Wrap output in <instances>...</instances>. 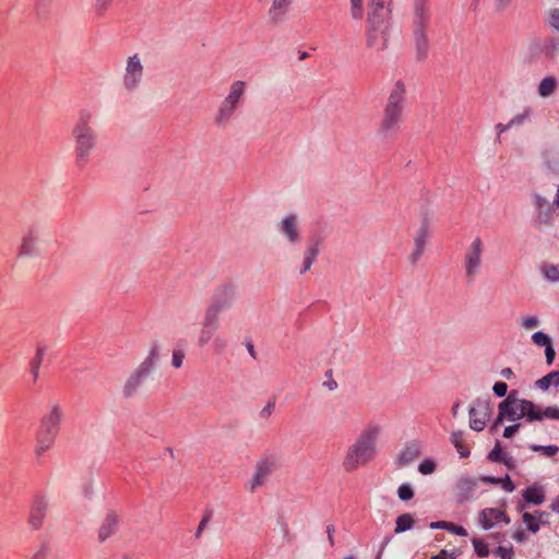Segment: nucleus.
<instances>
[{"mask_svg":"<svg viewBox=\"0 0 559 559\" xmlns=\"http://www.w3.org/2000/svg\"><path fill=\"white\" fill-rule=\"evenodd\" d=\"M236 298V287L230 283H225L216 287L212 296V301L205 312L219 318L221 312L233 307Z\"/></svg>","mask_w":559,"mask_h":559,"instance_id":"8","label":"nucleus"},{"mask_svg":"<svg viewBox=\"0 0 559 559\" xmlns=\"http://www.w3.org/2000/svg\"><path fill=\"white\" fill-rule=\"evenodd\" d=\"M276 229L289 245H298L301 241L300 219L297 214L285 215L276 224Z\"/></svg>","mask_w":559,"mask_h":559,"instance_id":"10","label":"nucleus"},{"mask_svg":"<svg viewBox=\"0 0 559 559\" xmlns=\"http://www.w3.org/2000/svg\"><path fill=\"white\" fill-rule=\"evenodd\" d=\"M469 427L475 431H481L491 415L490 402L487 400H477L469 407Z\"/></svg>","mask_w":559,"mask_h":559,"instance_id":"11","label":"nucleus"},{"mask_svg":"<svg viewBox=\"0 0 559 559\" xmlns=\"http://www.w3.org/2000/svg\"><path fill=\"white\" fill-rule=\"evenodd\" d=\"M119 523H120L119 514L115 511H109L99 527L98 540L100 543H104L110 536H112L117 532Z\"/></svg>","mask_w":559,"mask_h":559,"instance_id":"18","label":"nucleus"},{"mask_svg":"<svg viewBox=\"0 0 559 559\" xmlns=\"http://www.w3.org/2000/svg\"><path fill=\"white\" fill-rule=\"evenodd\" d=\"M63 418V411L59 404H53L49 412L44 415L36 435L35 453L37 456L48 451L59 433Z\"/></svg>","mask_w":559,"mask_h":559,"instance_id":"5","label":"nucleus"},{"mask_svg":"<svg viewBox=\"0 0 559 559\" xmlns=\"http://www.w3.org/2000/svg\"><path fill=\"white\" fill-rule=\"evenodd\" d=\"M334 532H335V528L332 524L326 526L328 539H329L331 546L334 545V537H333Z\"/></svg>","mask_w":559,"mask_h":559,"instance_id":"64","label":"nucleus"},{"mask_svg":"<svg viewBox=\"0 0 559 559\" xmlns=\"http://www.w3.org/2000/svg\"><path fill=\"white\" fill-rule=\"evenodd\" d=\"M274 407H275L274 402H269V403H267V404H266V405L261 409V412H260V417H261V418H264V419L269 418V417L272 415V413H273V411H274Z\"/></svg>","mask_w":559,"mask_h":559,"instance_id":"53","label":"nucleus"},{"mask_svg":"<svg viewBox=\"0 0 559 559\" xmlns=\"http://www.w3.org/2000/svg\"><path fill=\"white\" fill-rule=\"evenodd\" d=\"M484 243L479 237H476L465 252V274L466 277L474 281L479 274L483 264Z\"/></svg>","mask_w":559,"mask_h":559,"instance_id":"9","label":"nucleus"},{"mask_svg":"<svg viewBox=\"0 0 559 559\" xmlns=\"http://www.w3.org/2000/svg\"><path fill=\"white\" fill-rule=\"evenodd\" d=\"M492 391L497 396L502 397L507 394L508 385H507V383L501 382V381L496 382L493 384Z\"/></svg>","mask_w":559,"mask_h":559,"instance_id":"49","label":"nucleus"},{"mask_svg":"<svg viewBox=\"0 0 559 559\" xmlns=\"http://www.w3.org/2000/svg\"><path fill=\"white\" fill-rule=\"evenodd\" d=\"M399 498L403 501H408L414 497L412 487L407 484H403L397 489Z\"/></svg>","mask_w":559,"mask_h":559,"instance_id":"42","label":"nucleus"},{"mask_svg":"<svg viewBox=\"0 0 559 559\" xmlns=\"http://www.w3.org/2000/svg\"><path fill=\"white\" fill-rule=\"evenodd\" d=\"M430 20L427 0H414L413 28L426 29Z\"/></svg>","mask_w":559,"mask_h":559,"instance_id":"17","label":"nucleus"},{"mask_svg":"<svg viewBox=\"0 0 559 559\" xmlns=\"http://www.w3.org/2000/svg\"><path fill=\"white\" fill-rule=\"evenodd\" d=\"M144 76V66L139 53L129 56L126 60L121 78V86L124 92L134 93L141 85Z\"/></svg>","mask_w":559,"mask_h":559,"instance_id":"7","label":"nucleus"},{"mask_svg":"<svg viewBox=\"0 0 559 559\" xmlns=\"http://www.w3.org/2000/svg\"><path fill=\"white\" fill-rule=\"evenodd\" d=\"M473 546H474V549H475V552L477 554V556L485 558L489 555L488 546L484 542H481L477 538H474Z\"/></svg>","mask_w":559,"mask_h":559,"instance_id":"44","label":"nucleus"},{"mask_svg":"<svg viewBox=\"0 0 559 559\" xmlns=\"http://www.w3.org/2000/svg\"><path fill=\"white\" fill-rule=\"evenodd\" d=\"M92 120L93 114L90 110H81L72 128L71 133L74 141V156L79 166L86 165L97 147L98 134L92 126Z\"/></svg>","mask_w":559,"mask_h":559,"instance_id":"2","label":"nucleus"},{"mask_svg":"<svg viewBox=\"0 0 559 559\" xmlns=\"http://www.w3.org/2000/svg\"><path fill=\"white\" fill-rule=\"evenodd\" d=\"M414 524V519L409 513H404L396 519L395 533H403L411 530Z\"/></svg>","mask_w":559,"mask_h":559,"instance_id":"30","label":"nucleus"},{"mask_svg":"<svg viewBox=\"0 0 559 559\" xmlns=\"http://www.w3.org/2000/svg\"><path fill=\"white\" fill-rule=\"evenodd\" d=\"M421 453V444L418 441L407 442L399 454V463L407 465L414 462Z\"/></svg>","mask_w":559,"mask_h":559,"instance_id":"22","label":"nucleus"},{"mask_svg":"<svg viewBox=\"0 0 559 559\" xmlns=\"http://www.w3.org/2000/svg\"><path fill=\"white\" fill-rule=\"evenodd\" d=\"M545 356H546V364L548 366L552 365V362L555 360L556 352H555L551 343L545 347Z\"/></svg>","mask_w":559,"mask_h":559,"instance_id":"51","label":"nucleus"},{"mask_svg":"<svg viewBox=\"0 0 559 559\" xmlns=\"http://www.w3.org/2000/svg\"><path fill=\"white\" fill-rule=\"evenodd\" d=\"M533 514L536 515V519L539 522V526L547 524V521H546V518L548 516L547 512L537 510Z\"/></svg>","mask_w":559,"mask_h":559,"instance_id":"60","label":"nucleus"},{"mask_svg":"<svg viewBox=\"0 0 559 559\" xmlns=\"http://www.w3.org/2000/svg\"><path fill=\"white\" fill-rule=\"evenodd\" d=\"M500 483L502 484V488L507 491V492H512L514 490V484L512 483V480L510 479V477L507 475L504 479H500Z\"/></svg>","mask_w":559,"mask_h":559,"instance_id":"58","label":"nucleus"},{"mask_svg":"<svg viewBox=\"0 0 559 559\" xmlns=\"http://www.w3.org/2000/svg\"><path fill=\"white\" fill-rule=\"evenodd\" d=\"M219 326V318L204 313L202 329L198 336V344L200 347L207 345L216 336Z\"/></svg>","mask_w":559,"mask_h":559,"instance_id":"14","label":"nucleus"},{"mask_svg":"<svg viewBox=\"0 0 559 559\" xmlns=\"http://www.w3.org/2000/svg\"><path fill=\"white\" fill-rule=\"evenodd\" d=\"M391 9L385 7L384 0H368L367 24L382 26L391 17Z\"/></svg>","mask_w":559,"mask_h":559,"instance_id":"12","label":"nucleus"},{"mask_svg":"<svg viewBox=\"0 0 559 559\" xmlns=\"http://www.w3.org/2000/svg\"><path fill=\"white\" fill-rule=\"evenodd\" d=\"M185 359V354L181 350H174L171 357V365L175 368H180Z\"/></svg>","mask_w":559,"mask_h":559,"instance_id":"48","label":"nucleus"},{"mask_svg":"<svg viewBox=\"0 0 559 559\" xmlns=\"http://www.w3.org/2000/svg\"><path fill=\"white\" fill-rule=\"evenodd\" d=\"M493 555L499 557L500 559H513V549L506 547H498L493 550Z\"/></svg>","mask_w":559,"mask_h":559,"instance_id":"46","label":"nucleus"},{"mask_svg":"<svg viewBox=\"0 0 559 559\" xmlns=\"http://www.w3.org/2000/svg\"><path fill=\"white\" fill-rule=\"evenodd\" d=\"M211 519V514H206L203 516V519L201 520V522L199 523V526L197 528V532H195V537L197 538H200L201 535H202V532L204 531V528L206 527L209 521Z\"/></svg>","mask_w":559,"mask_h":559,"instance_id":"54","label":"nucleus"},{"mask_svg":"<svg viewBox=\"0 0 559 559\" xmlns=\"http://www.w3.org/2000/svg\"><path fill=\"white\" fill-rule=\"evenodd\" d=\"M511 124L510 122H508L507 124H503V123H498L496 126V130L498 131V141H500V134L508 131L509 129H511Z\"/></svg>","mask_w":559,"mask_h":559,"instance_id":"61","label":"nucleus"},{"mask_svg":"<svg viewBox=\"0 0 559 559\" xmlns=\"http://www.w3.org/2000/svg\"><path fill=\"white\" fill-rule=\"evenodd\" d=\"M319 254V242H311L307 246L304 252V263L300 273L308 272Z\"/></svg>","mask_w":559,"mask_h":559,"instance_id":"25","label":"nucleus"},{"mask_svg":"<svg viewBox=\"0 0 559 559\" xmlns=\"http://www.w3.org/2000/svg\"><path fill=\"white\" fill-rule=\"evenodd\" d=\"M512 0H495L498 10H504L511 4Z\"/></svg>","mask_w":559,"mask_h":559,"instance_id":"63","label":"nucleus"},{"mask_svg":"<svg viewBox=\"0 0 559 559\" xmlns=\"http://www.w3.org/2000/svg\"><path fill=\"white\" fill-rule=\"evenodd\" d=\"M418 471L424 475L432 474L436 471V463L432 460H424L419 464Z\"/></svg>","mask_w":559,"mask_h":559,"instance_id":"45","label":"nucleus"},{"mask_svg":"<svg viewBox=\"0 0 559 559\" xmlns=\"http://www.w3.org/2000/svg\"><path fill=\"white\" fill-rule=\"evenodd\" d=\"M459 487L467 491H473L477 487V481L471 478H461L459 481Z\"/></svg>","mask_w":559,"mask_h":559,"instance_id":"47","label":"nucleus"},{"mask_svg":"<svg viewBox=\"0 0 559 559\" xmlns=\"http://www.w3.org/2000/svg\"><path fill=\"white\" fill-rule=\"evenodd\" d=\"M547 377L551 385L559 386V370L549 372Z\"/></svg>","mask_w":559,"mask_h":559,"instance_id":"59","label":"nucleus"},{"mask_svg":"<svg viewBox=\"0 0 559 559\" xmlns=\"http://www.w3.org/2000/svg\"><path fill=\"white\" fill-rule=\"evenodd\" d=\"M247 91V84L243 81H234L228 90V94L219 103L215 112L214 122L219 128H225L237 109L241 106L245 94Z\"/></svg>","mask_w":559,"mask_h":559,"instance_id":"6","label":"nucleus"},{"mask_svg":"<svg viewBox=\"0 0 559 559\" xmlns=\"http://www.w3.org/2000/svg\"><path fill=\"white\" fill-rule=\"evenodd\" d=\"M535 384H536V386H537V388H539V389H542V390H544V391L548 390V389H549V386L551 385V384H550V381H549V379H548V377H547V374H546L545 377H543V378L538 379V380L535 382Z\"/></svg>","mask_w":559,"mask_h":559,"instance_id":"57","label":"nucleus"},{"mask_svg":"<svg viewBox=\"0 0 559 559\" xmlns=\"http://www.w3.org/2000/svg\"><path fill=\"white\" fill-rule=\"evenodd\" d=\"M428 237H429V228H428V225L426 223H424L417 230V234L414 238V247L415 248L408 258L409 262L412 264H416L419 261V259L421 258V255L425 251V247H426Z\"/></svg>","mask_w":559,"mask_h":559,"instance_id":"16","label":"nucleus"},{"mask_svg":"<svg viewBox=\"0 0 559 559\" xmlns=\"http://www.w3.org/2000/svg\"><path fill=\"white\" fill-rule=\"evenodd\" d=\"M534 203H535L536 207L540 210L545 205H547V200L544 197L536 194Z\"/></svg>","mask_w":559,"mask_h":559,"instance_id":"62","label":"nucleus"},{"mask_svg":"<svg viewBox=\"0 0 559 559\" xmlns=\"http://www.w3.org/2000/svg\"><path fill=\"white\" fill-rule=\"evenodd\" d=\"M523 501H520L516 509L522 512L526 509L527 504L540 506L546 499V490L538 484H533L522 491Z\"/></svg>","mask_w":559,"mask_h":559,"instance_id":"13","label":"nucleus"},{"mask_svg":"<svg viewBox=\"0 0 559 559\" xmlns=\"http://www.w3.org/2000/svg\"><path fill=\"white\" fill-rule=\"evenodd\" d=\"M349 14L354 21H361L364 16V0H349Z\"/></svg>","mask_w":559,"mask_h":559,"instance_id":"31","label":"nucleus"},{"mask_svg":"<svg viewBox=\"0 0 559 559\" xmlns=\"http://www.w3.org/2000/svg\"><path fill=\"white\" fill-rule=\"evenodd\" d=\"M532 110L525 108L523 112L515 115L509 122L511 127H519L525 123L531 117Z\"/></svg>","mask_w":559,"mask_h":559,"instance_id":"37","label":"nucleus"},{"mask_svg":"<svg viewBox=\"0 0 559 559\" xmlns=\"http://www.w3.org/2000/svg\"><path fill=\"white\" fill-rule=\"evenodd\" d=\"M545 158H546L547 167L550 170H552V171L559 173V159H554L552 160L550 158V153L549 152L546 153Z\"/></svg>","mask_w":559,"mask_h":559,"instance_id":"52","label":"nucleus"},{"mask_svg":"<svg viewBox=\"0 0 559 559\" xmlns=\"http://www.w3.org/2000/svg\"><path fill=\"white\" fill-rule=\"evenodd\" d=\"M213 352L217 355L223 354L227 348V340L222 335H216L212 342Z\"/></svg>","mask_w":559,"mask_h":559,"instance_id":"38","label":"nucleus"},{"mask_svg":"<svg viewBox=\"0 0 559 559\" xmlns=\"http://www.w3.org/2000/svg\"><path fill=\"white\" fill-rule=\"evenodd\" d=\"M448 531L459 535V536H466L467 532L463 526L454 525L453 523L449 522V525L447 527Z\"/></svg>","mask_w":559,"mask_h":559,"instance_id":"55","label":"nucleus"},{"mask_svg":"<svg viewBox=\"0 0 559 559\" xmlns=\"http://www.w3.org/2000/svg\"><path fill=\"white\" fill-rule=\"evenodd\" d=\"M522 512V520L525 523L526 528L534 534L537 533L540 530V527L539 522L536 519V515L530 512Z\"/></svg>","mask_w":559,"mask_h":559,"instance_id":"34","label":"nucleus"},{"mask_svg":"<svg viewBox=\"0 0 559 559\" xmlns=\"http://www.w3.org/2000/svg\"><path fill=\"white\" fill-rule=\"evenodd\" d=\"M414 41L416 47V57L418 60H425L429 51V41L426 29L413 28Z\"/></svg>","mask_w":559,"mask_h":559,"instance_id":"23","label":"nucleus"},{"mask_svg":"<svg viewBox=\"0 0 559 559\" xmlns=\"http://www.w3.org/2000/svg\"><path fill=\"white\" fill-rule=\"evenodd\" d=\"M39 253L37 238L29 231L23 236L21 246L19 249V255L23 258H34Z\"/></svg>","mask_w":559,"mask_h":559,"instance_id":"21","label":"nucleus"},{"mask_svg":"<svg viewBox=\"0 0 559 559\" xmlns=\"http://www.w3.org/2000/svg\"><path fill=\"white\" fill-rule=\"evenodd\" d=\"M47 509L48 501L46 498L37 497L34 500L28 518V523L33 528L37 530L43 525Z\"/></svg>","mask_w":559,"mask_h":559,"instance_id":"15","label":"nucleus"},{"mask_svg":"<svg viewBox=\"0 0 559 559\" xmlns=\"http://www.w3.org/2000/svg\"><path fill=\"white\" fill-rule=\"evenodd\" d=\"M148 374V372L138 367L127 379L123 385V395L127 397L132 396Z\"/></svg>","mask_w":559,"mask_h":559,"instance_id":"20","label":"nucleus"},{"mask_svg":"<svg viewBox=\"0 0 559 559\" xmlns=\"http://www.w3.org/2000/svg\"><path fill=\"white\" fill-rule=\"evenodd\" d=\"M159 359V346L157 344L153 345L148 352V355L143 360V362L139 366L146 372H151V370L154 368L156 362Z\"/></svg>","mask_w":559,"mask_h":559,"instance_id":"28","label":"nucleus"},{"mask_svg":"<svg viewBox=\"0 0 559 559\" xmlns=\"http://www.w3.org/2000/svg\"><path fill=\"white\" fill-rule=\"evenodd\" d=\"M381 428L378 425L368 426L348 448L343 461V467L353 472L370 462L377 453V441Z\"/></svg>","mask_w":559,"mask_h":559,"instance_id":"3","label":"nucleus"},{"mask_svg":"<svg viewBox=\"0 0 559 559\" xmlns=\"http://www.w3.org/2000/svg\"><path fill=\"white\" fill-rule=\"evenodd\" d=\"M405 93L406 90L404 83L401 81L396 82L390 93L379 127V134L383 138L393 136L401 128L404 112Z\"/></svg>","mask_w":559,"mask_h":559,"instance_id":"4","label":"nucleus"},{"mask_svg":"<svg viewBox=\"0 0 559 559\" xmlns=\"http://www.w3.org/2000/svg\"><path fill=\"white\" fill-rule=\"evenodd\" d=\"M532 341L535 345L543 346V347H546L547 345H549L551 343L550 337L543 332H535L532 335Z\"/></svg>","mask_w":559,"mask_h":559,"instance_id":"40","label":"nucleus"},{"mask_svg":"<svg viewBox=\"0 0 559 559\" xmlns=\"http://www.w3.org/2000/svg\"><path fill=\"white\" fill-rule=\"evenodd\" d=\"M488 460L491 462L503 463L508 467H512V457L502 452L499 441L496 442L493 449L488 454Z\"/></svg>","mask_w":559,"mask_h":559,"instance_id":"26","label":"nucleus"},{"mask_svg":"<svg viewBox=\"0 0 559 559\" xmlns=\"http://www.w3.org/2000/svg\"><path fill=\"white\" fill-rule=\"evenodd\" d=\"M521 326L526 330H533L539 325V319L536 316H527L520 319Z\"/></svg>","mask_w":559,"mask_h":559,"instance_id":"39","label":"nucleus"},{"mask_svg":"<svg viewBox=\"0 0 559 559\" xmlns=\"http://www.w3.org/2000/svg\"><path fill=\"white\" fill-rule=\"evenodd\" d=\"M547 23L550 27L559 31V9H550L548 11Z\"/></svg>","mask_w":559,"mask_h":559,"instance_id":"43","label":"nucleus"},{"mask_svg":"<svg viewBox=\"0 0 559 559\" xmlns=\"http://www.w3.org/2000/svg\"><path fill=\"white\" fill-rule=\"evenodd\" d=\"M521 426H522L521 423H516V424H513V425H510V426L506 427L504 431H503V437L504 438H512L519 431Z\"/></svg>","mask_w":559,"mask_h":559,"instance_id":"50","label":"nucleus"},{"mask_svg":"<svg viewBox=\"0 0 559 559\" xmlns=\"http://www.w3.org/2000/svg\"><path fill=\"white\" fill-rule=\"evenodd\" d=\"M499 521L510 523L509 516L502 510L496 508L483 510L479 516V522L485 530L491 528Z\"/></svg>","mask_w":559,"mask_h":559,"instance_id":"19","label":"nucleus"},{"mask_svg":"<svg viewBox=\"0 0 559 559\" xmlns=\"http://www.w3.org/2000/svg\"><path fill=\"white\" fill-rule=\"evenodd\" d=\"M542 272L549 282H559V264L547 263L542 267Z\"/></svg>","mask_w":559,"mask_h":559,"instance_id":"32","label":"nucleus"},{"mask_svg":"<svg viewBox=\"0 0 559 559\" xmlns=\"http://www.w3.org/2000/svg\"><path fill=\"white\" fill-rule=\"evenodd\" d=\"M451 442L453 443V445L456 448V450L459 451V453L461 454L462 457H465L469 454V451L468 450H464V435L462 431H454L452 432L451 435Z\"/></svg>","mask_w":559,"mask_h":559,"instance_id":"33","label":"nucleus"},{"mask_svg":"<svg viewBox=\"0 0 559 559\" xmlns=\"http://www.w3.org/2000/svg\"><path fill=\"white\" fill-rule=\"evenodd\" d=\"M272 466L269 462H260L257 466L255 474L251 480L250 490L254 491L257 487L264 484L265 479L270 475Z\"/></svg>","mask_w":559,"mask_h":559,"instance_id":"24","label":"nucleus"},{"mask_svg":"<svg viewBox=\"0 0 559 559\" xmlns=\"http://www.w3.org/2000/svg\"><path fill=\"white\" fill-rule=\"evenodd\" d=\"M534 452H543L547 456H554L559 452L557 445H532Z\"/></svg>","mask_w":559,"mask_h":559,"instance_id":"41","label":"nucleus"},{"mask_svg":"<svg viewBox=\"0 0 559 559\" xmlns=\"http://www.w3.org/2000/svg\"><path fill=\"white\" fill-rule=\"evenodd\" d=\"M557 87V81L552 76H547L542 80V82L538 85V94L542 97H549L554 94Z\"/></svg>","mask_w":559,"mask_h":559,"instance_id":"29","label":"nucleus"},{"mask_svg":"<svg viewBox=\"0 0 559 559\" xmlns=\"http://www.w3.org/2000/svg\"><path fill=\"white\" fill-rule=\"evenodd\" d=\"M431 559H455V552L443 549L438 555L432 556Z\"/></svg>","mask_w":559,"mask_h":559,"instance_id":"56","label":"nucleus"},{"mask_svg":"<svg viewBox=\"0 0 559 559\" xmlns=\"http://www.w3.org/2000/svg\"><path fill=\"white\" fill-rule=\"evenodd\" d=\"M44 359V349L38 348L36 352V356L31 361V371L36 380L39 373V368Z\"/></svg>","mask_w":559,"mask_h":559,"instance_id":"35","label":"nucleus"},{"mask_svg":"<svg viewBox=\"0 0 559 559\" xmlns=\"http://www.w3.org/2000/svg\"><path fill=\"white\" fill-rule=\"evenodd\" d=\"M516 394V391H511L507 399L499 404L495 426L500 425L504 419L509 421L525 419L526 423L542 421L545 418L559 420L557 406L543 408L530 400L519 399Z\"/></svg>","mask_w":559,"mask_h":559,"instance_id":"1","label":"nucleus"},{"mask_svg":"<svg viewBox=\"0 0 559 559\" xmlns=\"http://www.w3.org/2000/svg\"><path fill=\"white\" fill-rule=\"evenodd\" d=\"M112 3V0H95L94 11L98 17H104L108 12Z\"/></svg>","mask_w":559,"mask_h":559,"instance_id":"36","label":"nucleus"},{"mask_svg":"<svg viewBox=\"0 0 559 559\" xmlns=\"http://www.w3.org/2000/svg\"><path fill=\"white\" fill-rule=\"evenodd\" d=\"M381 26H371V25H368L367 24V29H366V45L367 47L369 48H377L379 50L381 49H384L385 48V41L384 40L381 45L378 44V29L380 28Z\"/></svg>","mask_w":559,"mask_h":559,"instance_id":"27","label":"nucleus"}]
</instances>
